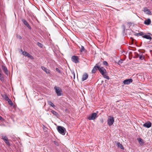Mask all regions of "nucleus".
<instances>
[{"label": "nucleus", "instance_id": "6", "mask_svg": "<svg viewBox=\"0 0 152 152\" xmlns=\"http://www.w3.org/2000/svg\"><path fill=\"white\" fill-rule=\"evenodd\" d=\"M21 21L23 24L27 27L29 29H31V27L26 20L23 19H21Z\"/></svg>", "mask_w": 152, "mask_h": 152}, {"label": "nucleus", "instance_id": "32", "mask_svg": "<svg viewBox=\"0 0 152 152\" xmlns=\"http://www.w3.org/2000/svg\"><path fill=\"white\" fill-rule=\"evenodd\" d=\"M72 76L73 77V78L74 79L75 77V73L74 71H72Z\"/></svg>", "mask_w": 152, "mask_h": 152}, {"label": "nucleus", "instance_id": "29", "mask_svg": "<svg viewBox=\"0 0 152 152\" xmlns=\"http://www.w3.org/2000/svg\"><path fill=\"white\" fill-rule=\"evenodd\" d=\"M9 104L10 105H12L13 104V103L12 102V101L10 99H9V100L7 101Z\"/></svg>", "mask_w": 152, "mask_h": 152}, {"label": "nucleus", "instance_id": "1", "mask_svg": "<svg viewBox=\"0 0 152 152\" xmlns=\"http://www.w3.org/2000/svg\"><path fill=\"white\" fill-rule=\"evenodd\" d=\"M57 130L59 133L63 135H64L66 129L65 128L61 126H58L57 127Z\"/></svg>", "mask_w": 152, "mask_h": 152}, {"label": "nucleus", "instance_id": "5", "mask_svg": "<svg viewBox=\"0 0 152 152\" xmlns=\"http://www.w3.org/2000/svg\"><path fill=\"white\" fill-rule=\"evenodd\" d=\"M72 60L75 63H77L79 62V58L78 56H73L72 57Z\"/></svg>", "mask_w": 152, "mask_h": 152}, {"label": "nucleus", "instance_id": "20", "mask_svg": "<svg viewBox=\"0 0 152 152\" xmlns=\"http://www.w3.org/2000/svg\"><path fill=\"white\" fill-rule=\"evenodd\" d=\"M48 104L50 105L51 106L54 107H55V105L52 103V102L50 101H48Z\"/></svg>", "mask_w": 152, "mask_h": 152}, {"label": "nucleus", "instance_id": "42", "mask_svg": "<svg viewBox=\"0 0 152 152\" xmlns=\"http://www.w3.org/2000/svg\"><path fill=\"white\" fill-rule=\"evenodd\" d=\"M135 35L136 36H137V33H136V34H135Z\"/></svg>", "mask_w": 152, "mask_h": 152}, {"label": "nucleus", "instance_id": "30", "mask_svg": "<svg viewBox=\"0 0 152 152\" xmlns=\"http://www.w3.org/2000/svg\"><path fill=\"white\" fill-rule=\"evenodd\" d=\"M103 64L106 66H108V64L107 62L106 61H104L103 62Z\"/></svg>", "mask_w": 152, "mask_h": 152}, {"label": "nucleus", "instance_id": "3", "mask_svg": "<svg viewBox=\"0 0 152 152\" xmlns=\"http://www.w3.org/2000/svg\"><path fill=\"white\" fill-rule=\"evenodd\" d=\"M107 121V124L109 126H111L113 124L114 121V118L111 116H109Z\"/></svg>", "mask_w": 152, "mask_h": 152}, {"label": "nucleus", "instance_id": "21", "mask_svg": "<svg viewBox=\"0 0 152 152\" xmlns=\"http://www.w3.org/2000/svg\"><path fill=\"white\" fill-rule=\"evenodd\" d=\"M117 145L118 146V147L120 148L121 149H124V148L123 147V145H122V144H120V143L118 142L117 143Z\"/></svg>", "mask_w": 152, "mask_h": 152}, {"label": "nucleus", "instance_id": "10", "mask_svg": "<svg viewBox=\"0 0 152 152\" xmlns=\"http://www.w3.org/2000/svg\"><path fill=\"white\" fill-rule=\"evenodd\" d=\"M151 122H149L148 123H146L144 124L143 126L145 127L149 128L151 126Z\"/></svg>", "mask_w": 152, "mask_h": 152}, {"label": "nucleus", "instance_id": "8", "mask_svg": "<svg viewBox=\"0 0 152 152\" xmlns=\"http://www.w3.org/2000/svg\"><path fill=\"white\" fill-rule=\"evenodd\" d=\"M99 71L102 75H103L104 74H106L107 72L105 68L103 67H100L99 69Z\"/></svg>", "mask_w": 152, "mask_h": 152}, {"label": "nucleus", "instance_id": "2", "mask_svg": "<svg viewBox=\"0 0 152 152\" xmlns=\"http://www.w3.org/2000/svg\"><path fill=\"white\" fill-rule=\"evenodd\" d=\"M54 89L57 95L58 96H61L62 95V91L61 89L59 87L55 86Z\"/></svg>", "mask_w": 152, "mask_h": 152}, {"label": "nucleus", "instance_id": "33", "mask_svg": "<svg viewBox=\"0 0 152 152\" xmlns=\"http://www.w3.org/2000/svg\"><path fill=\"white\" fill-rule=\"evenodd\" d=\"M144 56L143 55H140L139 56V58L141 60H143L144 59Z\"/></svg>", "mask_w": 152, "mask_h": 152}, {"label": "nucleus", "instance_id": "18", "mask_svg": "<svg viewBox=\"0 0 152 152\" xmlns=\"http://www.w3.org/2000/svg\"><path fill=\"white\" fill-rule=\"evenodd\" d=\"M86 51L84 47L81 45L80 49V51L81 52H86Z\"/></svg>", "mask_w": 152, "mask_h": 152}, {"label": "nucleus", "instance_id": "11", "mask_svg": "<svg viewBox=\"0 0 152 152\" xmlns=\"http://www.w3.org/2000/svg\"><path fill=\"white\" fill-rule=\"evenodd\" d=\"M88 77V75L87 73H85L83 75L82 78V81H84L86 80Z\"/></svg>", "mask_w": 152, "mask_h": 152}, {"label": "nucleus", "instance_id": "26", "mask_svg": "<svg viewBox=\"0 0 152 152\" xmlns=\"http://www.w3.org/2000/svg\"><path fill=\"white\" fill-rule=\"evenodd\" d=\"M26 57H27L31 59H34L33 57L28 53Z\"/></svg>", "mask_w": 152, "mask_h": 152}, {"label": "nucleus", "instance_id": "38", "mask_svg": "<svg viewBox=\"0 0 152 152\" xmlns=\"http://www.w3.org/2000/svg\"><path fill=\"white\" fill-rule=\"evenodd\" d=\"M56 70L57 72H58L59 73L60 72V71L58 68H56Z\"/></svg>", "mask_w": 152, "mask_h": 152}, {"label": "nucleus", "instance_id": "23", "mask_svg": "<svg viewBox=\"0 0 152 152\" xmlns=\"http://www.w3.org/2000/svg\"><path fill=\"white\" fill-rule=\"evenodd\" d=\"M103 77H104L105 78L109 80L110 79V77H109V76L107 75L106 74H104L103 75H102Z\"/></svg>", "mask_w": 152, "mask_h": 152}, {"label": "nucleus", "instance_id": "39", "mask_svg": "<svg viewBox=\"0 0 152 152\" xmlns=\"http://www.w3.org/2000/svg\"><path fill=\"white\" fill-rule=\"evenodd\" d=\"M3 119V118L0 116V120H2Z\"/></svg>", "mask_w": 152, "mask_h": 152}, {"label": "nucleus", "instance_id": "27", "mask_svg": "<svg viewBox=\"0 0 152 152\" xmlns=\"http://www.w3.org/2000/svg\"><path fill=\"white\" fill-rule=\"evenodd\" d=\"M0 80L2 82H3L4 81V78L3 75L1 73H0Z\"/></svg>", "mask_w": 152, "mask_h": 152}, {"label": "nucleus", "instance_id": "37", "mask_svg": "<svg viewBox=\"0 0 152 152\" xmlns=\"http://www.w3.org/2000/svg\"><path fill=\"white\" fill-rule=\"evenodd\" d=\"M122 63V60L119 61L118 62V64L119 65H120V64H121Z\"/></svg>", "mask_w": 152, "mask_h": 152}, {"label": "nucleus", "instance_id": "19", "mask_svg": "<svg viewBox=\"0 0 152 152\" xmlns=\"http://www.w3.org/2000/svg\"><path fill=\"white\" fill-rule=\"evenodd\" d=\"M51 113L54 115L57 116L58 115L57 112L53 110H52L51 111Z\"/></svg>", "mask_w": 152, "mask_h": 152}, {"label": "nucleus", "instance_id": "31", "mask_svg": "<svg viewBox=\"0 0 152 152\" xmlns=\"http://www.w3.org/2000/svg\"><path fill=\"white\" fill-rule=\"evenodd\" d=\"M143 35V33L142 32H140L137 33V36H141Z\"/></svg>", "mask_w": 152, "mask_h": 152}, {"label": "nucleus", "instance_id": "22", "mask_svg": "<svg viewBox=\"0 0 152 152\" xmlns=\"http://www.w3.org/2000/svg\"><path fill=\"white\" fill-rule=\"evenodd\" d=\"M21 51L22 52V54L26 57L28 54V53L26 51H23L22 49L21 50Z\"/></svg>", "mask_w": 152, "mask_h": 152}, {"label": "nucleus", "instance_id": "35", "mask_svg": "<svg viewBox=\"0 0 152 152\" xmlns=\"http://www.w3.org/2000/svg\"><path fill=\"white\" fill-rule=\"evenodd\" d=\"M53 142L54 144L56 146H58V143L56 141H54Z\"/></svg>", "mask_w": 152, "mask_h": 152}, {"label": "nucleus", "instance_id": "9", "mask_svg": "<svg viewBox=\"0 0 152 152\" xmlns=\"http://www.w3.org/2000/svg\"><path fill=\"white\" fill-rule=\"evenodd\" d=\"M143 11L145 13L149 15H151V11L146 7L144 8Z\"/></svg>", "mask_w": 152, "mask_h": 152}, {"label": "nucleus", "instance_id": "12", "mask_svg": "<svg viewBox=\"0 0 152 152\" xmlns=\"http://www.w3.org/2000/svg\"><path fill=\"white\" fill-rule=\"evenodd\" d=\"M2 68L4 73L6 75H8V70L7 68L4 65L2 66Z\"/></svg>", "mask_w": 152, "mask_h": 152}, {"label": "nucleus", "instance_id": "15", "mask_svg": "<svg viewBox=\"0 0 152 152\" xmlns=\"http://www.w3.org/2000/svg\"><path fill=\"white\" fill-rule=\"evenodd\" d=\"M41 68L44 70L46 73L47 74H49L50 73V71L48 69H46L45 67L44 66H42Z\"/></svg>", "mask_w": 152, "mask_h": 152}, {"label": "nucleus", "instance_id": "14", "mask_svg": "<svg viewBox=\"0 0 152 152\" xmlns=\"http://www.w3.org/2000/svg\"><path fill=\"white\" fill-rule=\"evenodd\" d=\"M137 140L138 141L139 143L141 145H142L144 144V142H143V141L142 139L140 138H137Z\"/></svg>", "mask_w": 152, "mask_h": 152}, {"label": "nucleus", "instance_id": "13", "mask_svg": "<svg viewBox=\"0 0 152 152\" xmlns=\"http://www.w3.org/2000/svg\"><path fill=\"white\" fill-rule=\"evenodd\" d=\"M151 21L150 19L148 18L145 20L144 21V23L145 25H148L151 23Z\"/></svg>", "mask_w": 152, "mask_h": 152}, {"label": "nucleus", "instance_id": "24", "mask_svg": "<svg viewBox=\"0 0 152 152\" xmlns=\"http://www.w3.org/2000/svg\"><path fill=\"white\" fill-rule=\"evenodd\" d=\"M100 68V67H99L98 66H97V64H96L94 67V69H95L96 71L98 69L99 70V69Z\"/></svg>", "mask_w": 152, "mask_h": 152}, {"label": "nucleus", "instance_id": "28", "mask_svg": "<svg viewBox=\"0 0 152 152\" xmlns=\"http://www.w3.org/2000/svg\"><path fill=\"white\" fill-rule=\"evenodd\" d=\"M6 144L8 146H10V145L9 141L8 139L7 140H6L4 141Z\"/></svg>", "mask_w": 152, "mask_h": 152}, {"label": "nucleus", "instance_id": "17", "mask_svg": "<svg viewBox=\"0 0 152 152\" xmlns=\"http://www.w3.org/2000/svg\"><path fill=\"white\" fill-rule=\"evenodd\" d=\"M1 138L4 141L7 140H8L7 137L5 135H4L3 134H1Z\"/></svg>", "mask_w": 152, "mask_h": 152}, {"label": "nucleus", "instance_id": "4", "mask_svg": "<svg viewBox=\"0 0 152 152\" xmlns=\"http://www.w3.org/2000/svg\"><path fill=\"white\" fill-rule=\"evenodd\" d=\"M98 112L92 113L90 116L88 117V119L89 120H93L95 119L97 116Z\"/></svg>", "mask_w": 152, "mask_h": 152}, {"label": "nucleus", "instance_id": "34", "mask_svg": "<svg viewBox=\"0 0 152 152\" xmlns=\"http://www.w3.org/2000/svg\"><path fill=\"white\" fill-rule=\"evenodd\" d=\"M38 45L40 48H42V45L39 42L37 43Z\"/></svg>", "mask_w": 152, "mask_h": 152}, {"label": "nucleus", "instance_id": "41", "mask_svg": "<svg viewBox=\"0 0 152 152\" xmlns=\"http://www.w3.org/2000/svg\"><path fill=\"white\" fill-rule=\"evenodd\" d=\"M19 39H22V37H21V36H20L19 37Z\"/></svg>", "mask_w": 152, "mask_h": 152}, {"label": "nucleus", "instance_id": "40", "mask_svg": "<svg viewBox=\"0 0 152 152\" xmlns=\"http://www.w3.org/2000/svg\"><path fill=\"white\" fill-rule=\"evenodd\" d=\"M101 121L102 123H103V120L102 119H101Z\"/></svg>", "mask_w": 152, "mask_h": 152}, {"label": "nucleus", "instance_id": "7", "mask_svg": "<svg viewBox=\"0 0 152 152\" xmlns=\"http://www.w3.org/2000/svg\"><path fill=\"white\" fill-rule=\"evenodd\" d=\"M132 81L133 80L131 78L126 79L124 81L123 83L125 84L128 85L132 83Z\"/></svg>", "mask_w": 152, "mask_h": 152}, {"label": "nucleus", "instance_id": "25", "mask_svg": "<svg viewBox=\"0 0 152 152\" xmlns=\"http://www.w3.org/2000/svg\"><path fill=\"white\" fill-rule=\"evenodd\" d=\"M3 97L6 101H7L9 100V98L6 95L4 94L3 95Z\"/></svg>", "mask_w": 152, "mask_h": 152}, {"label": "nucleus", "instance_id": "36", "mask_svg": "<svg viewBox=\"0 0 152 152\" xmlns=\"http://www.w3.org/2000/svg\"><path fill=\"white\" fill-rule=\"evenodd\" d=\"M96 71L94 69V68H93L92 70V73H95L96 72Z\"/></svg>", "mask_w": 152, "mask_h": 152}, {"label": "nucleus", "instance_id": "16", "mask_svg": "<svg viewBox=\"0 0 152 152\" xmlns=\"http://www.w3.org/2000/svg\"><path fill=\"white\" fill-rule=\"evenodd\" d=\"M143 37L148 39H151L152 38L149 35H145L143 36Z\"/></svg>", "mask_w": 152, "mask_h": 152}]
</instances>
